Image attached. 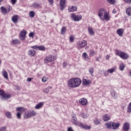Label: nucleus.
<instances>
[{
    "label": "nucleus",
    "mask_w": 131,
    "mask_h": 131,
    "mask_svg": "<svg viewBox=\"0 0 131 131\" xmlns=\"http://www.w3.org/2000/svg\"><path fill=\"white\" fill-rule=\"evenodd\" d=\"M89 73H90L91 75H92L93 76L94 75V69H93V68H91L90 69H89Z\"/></svg>",
    "instance_id": "obj_41"
},
{
    "label": "nucleus",
    "mask_w": 131,
    "mask_h": 131,
    "mask_svg": "<svg viewBox=\"0 0 131 131\" xmlns=\"http://www.w3.org/2000/svg\"><path fill=\"white\" fill-rule=\"evenodd\" d=\"M72 122L73 123V124H75V125H77L78 124L76 114H74L72 115Z\"/></svg>",
    "instance_id": "obj_11"
},
{
    "label": "nucleus",
    "mask_w": 131,
    "mask_h": 131,
    "mask_svg": "<svg viewBox=\"0 0 131 131\" xmlns=\"http://www.w3.org/2000/svg\"><path fill=\"white\" fill-rule=\"evenodd\" d=\"M3 1H4V0H0V3H2V2H3Z\"/></svg>",
    "instance_id": "obj_63"
},
{
    "label": "nucleus",
    "mask_w": 131,
    "mask_h": 131,
    "mask_svg": "<svg viewBox=\"0 0 131 131\" xmlns=\"http://www.w3.org/2000/svg\"><path fill=\"white\" fill-rule=\"evenodd\" d=\"M31 7H32V8H34V9H37L40 7V4H38L37 2H34L32 3Z\"/></svg>",
    "instance_id": "obj_26"
},
{
    "label": "nucleus",
    "mask_w": 131,
    "mask_h": 131,
    "mask_svg": "<svg viewBox=\"0 0 131 131\" xmlns=\"http://www.w3.org/2000/svg\"><path fill=\"white\" fill-rule=\"evenodd\" d=\"M82 57L85 61H86L87 62H89V61H90V57H89V55H88V53L85 52L83 53L82 54Z\"/></svg>",
    "instance_id": "obj_17"
},
{
    "label": "nucleus",
    "mask_w": 131,
    "mask_h": 131,
    "mask_svg": "<svg viewBox=\"0 0 131 131\" xmlns=\"http://www.w3.org/2000/svg\"><path fill=\"white\" fill-rule=\"evenodd\" d=\"M16 110L18 112H25V108H24V107H16Z\"/></svg>",
    "instance_id": "obj_33"
},
{
    "label": "nucleus",
    "mask_w": 131,
    "mask_h": 131,
    "mask_svg": "<svg viewBox=\"0 0 131 131\" xmlns=\"http://www.w3.org/2000/svg\"><path fill=\"white\" fill-rule=\"evenodd\" d=\"M29 14L31 18H34V16H35V12L33 11H31Z\"/></svg>",
    "instance_id": "obj_38"
},
{
    "label": "nucleus",
    "mask_w": 131,
    "mask_h": 131,
    "mask_svg": "<svg viewBox=\"0 0 131 131\" xmlns=\"http://www.w3.org/2000/svg\"><path fill=\"white\" fill-rule=\"evenodd\" d=\"M81 116L82 118H88V117H89V115L82 113H81Z\"/></svg>",
    "instance_id": "obj_43"
},
{
    "label": "nucleus",
    "mask_w": 131,
    "mask_h": 131,
    "mask_svg": "<svg viewBox=\"0 0 131 131\" xmlns=\"http://www.w3.org/2000/svg\"><path fill=\"white\" fill-rule=\"evenodd\" d=\"M2 74L3 75V77L6 79H9V76H8V72L6 71V70L3 69L2 71Z\"/></svg>",
    "instance_id": "obj_25"
},
{
    "label": "nucleus",
    "mask_w": 131,
    "mask_h": 131,
    "mask_svg": "<svg viewBox=\"0 0 131 131\" xmlns=\"http://www.w3.org/2000/svg\"><path fill=\"white\" fill-rule=\"evenodd\" d=\"M60 6L61 11H63L66 7V0H60Z\"/></svg>",
    "instance_id": "obj_12"
},
{
    "label": "nucleus",
    "mask_w": 131,
    "mask_h": 131,
    "mask_svg": "<svg viewBox=\"0 0 131 131\" xmlns=\"http://www.w3.org/2000/svg\"><path fill=\"white\" fill-rule=\"evenodd\" d=\"M66 33V27H62L61 29V34L64 35Z\"/></svg>",
    "instance_id": "obj_35"
},
{
    "label": "nucleus",
    "mask_w": 131,
    "mask_h": 131,
    "mask_svg": "<svg viewBox=\"0 0 131 131\" xmlns=\"http://www.w3.org/2000/svg\"><path fill=\"white\" fill-rule=\"evenodd\" d=\"M79 103L81 105H86L88 104V100L84 98H81L79 100Z\"/></svg>",
    "instance_id": "obj_19"
},
{
    "label": "nucleus",
    "mask_w": 131,
    "mask_h": 131,
    "mask_svg": "<svg viewBox=\"0 0 131 131\" xmlns=\"http://www.w3.org/2000/svg\"><path fill=\"white\" fill-rule=\"evenodd\" d=\"M42 106H43V102H40L35 106V109H40Z\"/></svg>",
    "instance_id": "obj_31"
},
{
    "label": "nucleus",
    "mask_w": 131,
    "mask_h": 131,
    "mask_svg": "<svg viewBox=\"0 0 131 131\" xmlns=\"http://www.w3.org/2000/svg\"><path fill=\"white\" fill-rule=\"evenodd\" d=\"M82 16L81 15H75L74 13L72 14V19L74 20L75 21H80L81 19H82Z\"/></svg>",
    "instance_id": "obj_8"
},
{
    "label": "nucleus",
    "mask_w": 131,
    "mask_h": 131,
    "mask_svg": "<svg viewBox=\"0 0 131 131\" xmlns=\"http://www.w3.org/2000/svg\"><path fill=\"white\" fill-rule=\"evenodd\" d=\"M49 90H52V86H49L48 88L44 89L43 92L46 93V94H48L49 92H50Z\"/></svg>",
    "instance_id": "obj_39"
},
{
    "label": "nucleus",
    "mask_w": 131,
    "mask_h": 131,
    "mask_svg": "<svg viewBox=\"0 0 131 131\" xmlns=\"http://www.w3.org/2000/svg\"><path fill=\"white\" fill-rule=\"evenodd\" d=\"M56 59H57V57L55 56L48 55L44 59V62L45 63H50V62L54 61Z\"/></svg>",
    "instance_id": "obj_6"
},
{
    "label": "nucleus",
    "mask_w": 131,
    "mask_h": 131,
    "mask_svg": "<svg viewBox=\"0 0 131 131\" xmlns=\"http://www.w3.org/2000/svg\"><path fill=\"white\" fill-rule=\"evenodd\" d=\"M5 115L7 118L9 119H11L12 118V113L10 112H7Z\"/></svg>",
    "instance_id": "obj_32"
},
{
    "label": "nucleus",
    "mask_w": 131,
    "mask_h": 131,
    "mask_svg": "<svg viewBox=\"0 0 131 131\" xmlns=\"http://www.w3.org/2000/svg\"><path fill=\"white\" fill-rule=\"evenodd\" d=\"M12 7L10 6H9L7 8V13H9L11 11H12Z\"/></svg>",
    "instance_id": "obj_47"
},
{
    "label": "nucleus",
    "mask_w": 131,
    "mask_h": 131,
    "mask_svg": "<svg viewBox=\"0 0 131 131\" xmlns=\"http://www.w3.org/2000/svg\"><path fill=\"white\" fill-rule=\"evenodd\" d=\"M12 45H20L21 42H20V41L18 39H14L12 40Z\"/></svg>",
    "instance_id": "obj_34"
},
{
    "label": "nucleus",
    "mask_w": 131,
    "mask_h": 131,
    "mask_svg": "<svg viewBox=\"0 0 131 131\" xmlns=\"http://www.w3.org/2000/svg\"><path fill=\"white\" fill-rule=\"evenodd\" d=\"M124 68H125V66L123 63H121L119 66V69L120 71H123V70H124Z\"/></svg>",
    "instance_id": "obj_36"
},
{
    "label": "nucleus",
    "mask_w": 131,
    "mask_h": 131,
    "mask_svg": "<svg viewBox=\"0 0 131 131\" xmlns=\"http://www.w3.org/2000/svg\"><path fill=\"white\" fill-rule=\"evenodd\" d=\"M89 56H90V57H93V56H94V55L96 54V52L93 50H90L89 51Z\"/></svg>",
    "instance_id": "obj_40"
},
{
    "label": "nucleus",
    "mask_w": 131,
    "mask_h": 131,
    "mask_svg": "<svg viewBox=\"0 0 131 131\" xmlns=\"http://www.w3.org/2000/svg\"><path fill=\"white\" fill-rule=\"evenodd\" d=\"M124 1L125 3H126V4H127L128 5H130L131 4V0H124Z\"/></svg>",
    "instance_id": "obj_52"
},
{
    "label": "nucleus",
    "mask_w": 131,
    "mask_h": 131,
    "mask_svg": "<svg viewBox=\"0 0 131 131\" xmlns=\"http://www.w3.org/2000/svg\"><path fill=\"white\" fill-rule=\"evenodd\" d=\"M91 81L90 80H88L86 79H83L82 80V84L83 85H89L91 84Z\"/></svg>",
    "instance_id": "obj_24"
},
{
    "label": "nucleus",
    "mask_w": 131,
    "mask_h": 131,
    "mask_svg": "<svg viewBox=\"0 0 131 131\" xmlns=\"http://www.w3.org/2000/svg\"><path fill=\"white\" fill-rule=\"evenodd\" d=\"M116 54L117 56H119L120 58H121V59H123V60H127L129 58L127 54L119 50L116 51Z\"/></svg>",
    "instance_id": "obj_4"
},
{
    "label": "nucleus",
    "mask_w": 131,
    "mask_h": 131,
    "mask_svg": "<svg viewBox=\"0 0 131 131\" xmlns=\"http://www.w3.org/2000/svg\"><path fill=\"white\" fill-rule=\"evenodd\" d=\"M7 129V126H4L0 128V131H6Z\"/></svg>",
    "instance_id": "obj_51"
},
{
    "label": "nucleus",
    "mask_w": 131,
    "mask_h": 131,
    "mask_svg": "<svg viewBox=\"0 0 131 131\" xmlns=\"http://www.w3.org/2000/svg\"><path fill=\"white\" fill-rule=\"evenodd\" d=\"M77 45L79 49H82V48H84V47L88 45V42L85 40H83L81 41L78 42Z\"/></svg>",
    "instance_id": "obj_9"
},
{
    "label": "nucleus",
    "mask_w": 131,
    "mask_h": 131,
    "mask_svg": "<svg viewBox=\"0 0 131 131\" xmlns=\"http://www.w3.org/2000/svg\"><path fill=\"white\" fill-rule=\"evenodd\" d=\"M80 127H82V128H84L85 129H91V126H88V125H84L82 123H78L77 125Z\"/></svg>",
    "instance_id": "obj_14"
},
{
    "label": "nucleus",
    "mask_w": 131,
    "mask_h": 131,
    "mask_svg": "<svg viewBox=\"0 0 131 131\" xmlns=\"http://www.w3.org/2000/svg\"><path fill=\"white\" fill-rule=\"evenodd\" d=\"M108 4H111V5H114L115 3V0H106Z\"/></svg>",
    "instance_id": "obj_45"
},
{
    "label": "nucleus",
    "mask_w": 131,
    "mask_h": 131,
    "mask_svg": "<svg viewBox=\"0 0 131 131\" xmlns=\"http://www.w3.org/2000/svg\"><path fill=\"white\" fill-rule=\"evenodd\" d=\"M111 95L112 96V97H113V98L114 99H116V97H115V96L116 95V92H115L114 91H112L111 92Z\"/></svg>",
    "instance_id": "obj_42"
},
{
    "label": "nucleus",
    "mask_w": 131,
    "mask_h": 131,
    "mask_svg": "<svg viewBox=\"0 0 131 131\" xmlns=\"http://www.w3.org/2000/svg\"><path fill=\"white\" fill-rule=\"evenodd\" d=\"M88 30L89 34L90 35H95V32L94 31V30L93 29V28H92V27H90V26L88 27Z\"/></svg>",
    "instance_id": "obj_21"
},
{
    "label": "nucleus",
    "mask_w": 131,
    "mask_h": 131,
    "mask_svg": "<svg viewBox=\"0 0 131 131\" xmlns=\"http://www.w3.org/2000/svg\"><path fill=\"white\" fill-rule=\"evenodd\" d=\"M70 41L71 42H73V41H74V37H73V36H71L70 37Z\"/></svg>",
    "instance_id": "obj_49"
},
{
    "label": "nucleus",
    "mask_w": 131,
    "mask_h": 131,
    "mask_svg": "<svg viewBox=\"0 0 131 131\" xmlns=\"http://www.w3.org/2000/svg\"><path fill=\"white\" fill-rule=\"evenodd\" d=\"M26 34H27V31L24 30H22L19 34V39L20 40H25Z\"/></svg>",
    "instance_id": "obj_7"
},
{
    "label": "nucleus",
    "mask_w": 131,
    "mask_h": 131,
    "mask_svg": "<svg viewBox=\"0 0 131 131\" xmlns=\"http://www.w3.org/2000/svg\"><path fill=\"white\" fill-rule=\"evenodd\" d=\"M19 16L17 15H13L12 17L11 20L13 23H18V19Z\"/></svg>",
    "instance_id": "obj_20"
},
{
    "label": "nucleus",
    "mask_w": 131,
    "mask_h": 131,
    "mask_svg": "<svg viewBox=\"0 0 131 131\" xmlns=\"http://www.w3.org/2000/svg\"><path fill=\"white\" fill-rule=\"evenodd\" d=\"M68 131H74L73 129H72V127H69L68 129Z\"/></svg>",
    "instance_id": "obj_56"
},
{
    "label": "nucleus",
    "mask_w": 131,
    "mask_h": 131,
    "mask_svg": "<svg viewBox=\"0 0 131 131\" xmlns=\"http://www.w3.org/2000/svg\"><path fill=\"white\" fill-rule=\"evenodd\" d=\"M80 84H81V80L79 78H72L68 82V86L72 89L78 88Z\"/></svg>",
    "instance_id": "obj_2"
},
{
    "label": "nucleus",
    "mask_w": 131,
    "mask_h": 131,
    "mask_svg": "<svg viewBox=\"0 0 131 131\" xmlns=\"http://www.w3.org/2000/svg\"><path fill=\"white\" fill-rule=\"evenodd\" d=\"M130 128V125L129 123L126 122L124 124L123 126V130L124 131H128Z\"/></svg>",
    "instance_id": "obj_13"
},
{
    "label": "nucleus",
    "mask_w": 131,
    "mask_h": 131,
    "mask_svg": "<svg viewBox=\"0 0 131 131\" xmlns=\"http://www.w3.org/2000/svg\"><path fill=\"white\" fill-rule=\"evenodd\" d=\"M49 79V78L46 77V76H43L42 78V82H46Z\"/></svg>",
    "instance_id": "obj_44"
},
{
    "label": "nucleus",
    "mask_w": 131,
    "mask_h": 131,
    "mask_svg": "<svg viewBox=\"0 0 131 131\" xmlns=\"http://www.w3.org/2000/svg\"><path fill=\"white\" fill-rule=\"evenodd\" d=\"M126 13L128 16H131V8L129 7L126 10Z\"/></svg>",
    "instance_id": "obj_37"
},
{
    "label": "nucleus",
    "mask_w": 131,
    "mask_h": 131,
    "mask_svg": "<svg viewBox=\"0 0 131 131\" xmlns=\"http://www.w3.org/2000/svg\"><path fill=\"white\" fill-rule=\"evenodd\" d=\"M63 67H66V66H67V63L64 62L63 63Z\"/></svg>",
    "instance_id": "obj_58"
},
{
    "label": "nucleus",
    "mask_w": 131,
    "mask_h": 131,
    "mask_svg": "<svg viewBox=\"0 0 131 131\" xmlns=\"http://www.w3.org/2000/svg\"><path fill=\"white\" fill-rule=\"evenodd\" d=\"M110 58V56H109L108 55L106 56V60H108V59H109Z\"/></svg>",
    "instance_id": "obj_59"
},
{
    "label": "nucleus",
    "mask_w": 131,
    "mask_h": 131,
    "mask_svg": "<svg viewBox=\"0 0 131 131\" xmlns=\"http://www.w3.org/2000/svg\"><path fill=\"white\" fill-rule=\"evenodd\" d=\"M35 53L36 52L34 50L31 49L28 51V55L29 57H34V56H35Z\"/></svg>",
    "instance_id": "obj_16"
},
{
    "label": "nucleus",
    "mask_w": 131,
    "mask_h": 131,
    "mask_svg": "<svg viewBox=\"0 0 131 131\" xmlns=\"http://www.w3.org/2000/svg\"><path fill=\"white\" fill-rule=\"evenodd\" d=\"M88 49H89V47H86L85 48V50H88Z\"/></svg>",
    "instance_id": "obj_61"
},
{
    "label": "nucleus",
    "mask_w": 131,
    "mask_h": 131,
    "mask_svg": "<svg viewBox=\"0 0 131 131\" xmlns=\"http://www.w3.org/2000/svg\"><path fill=\"white\" fill-rule=\"evenodd\" d=\"M32 79H33V78H28L27 80V81H28V82H30V81H31Z\"/></svg>",
    "instance_id": "obj_55"
},
{
    "label": "nucleus",
    "mask_w": 131,
    "mask_h": 131,
    "mask_svg": "<svg viewBox=\"0 0 131 131\" xmlns=\"http://www.w3.org/2000/svg\"><path fill=\"white\" fill-rule=\"evenodd\" d=\"M127 111L128 112H131V102L128 105Z\"/></svg>",
    "instance_id": "obj_50"
},
{
    "label": "nucleus",
    "mask_w": 131,
    "mask_h": 131,
    "mask_svg": "<svg viewBox=\"0 0 131 131\" xmlns=\"http://www.w3.org/2000/svg\"><path fill=\"white\" fill-rule=\"evenodd\" d=\"M120 126V123L113 122V129H118V128Z\"/></svg>",
    "instance_id": "obj_18"
},
{
    "label": "nucleus",
    "mask_w": 131,
    "mask_h": 131,
    "mask_svg": "<svg viewBox=\"0 0 131 131\" xmlns=\"http://www.w3.org/2000/svg\"><path fill=\"white\" fill-rule=\"evenodd\" d=\"M116 70V67H115L112 69H108L106 71L107 73H113Z\"/></svg>",
    "instance_id": "obj_30"
},
{
    "label": "nucleus",
    "mask_w": 131,
    "mask_h": 131,
    "mask_svg": "<svg viewBox=\"0 0 131 131\" xmlns=\"http://www.w3.org/2000/svg\"><path fill=\"white\" fill-rule=\"evenodd\" d=\"M29 36L30 37H32V38H33V37H34V33L33 32H31L29 34Z\"/></svg>",
    "instance_id": "obj_48"
},
{
    "label": "nucleus",
    "mask_w": 131,
    "mask_h": 131,
    "mask_svg": "<svg viewBox=\"0 0 131 131\" xmlns=\"http://www.w3.org/2000/svg\"><path fill=\"white\" fill-rule=\"evenodd\" d=\"M35 115H36V113H35V111L32 110L28 111L25 113L24 117L26 119H28V118H30L31 117H32V116H35Z\"/></svg>",
    "instance_id": "obj_5"
},
{
    "label": "nucleus",
    "mask_w": 131,
    "mask_h": 131,
    "mask_svg": "<svg viewBox=\"0 0 131 131\" xmlns=\"http://www.w3.org/2000/svg\"><path fill=\"white\" fill-rule=\"evenodd\" d=\"M105 127L108 129H113V122L109 121L105 124Z\"/></svg>",
    "instance_id": "obj_15"
},
{
    "label": "nucleus",
    "mask_w": 131,
    "mask_h": 131,
    "mask_svg": "<svg viewBox=\"0 0 131 131\" xmlns=\"http://www.w3.org/2000/svg\"><path fill=\"white\" fill-rule=\"evenodd\" d=\"M123 32H124V30H123V29H119L117 30V33L120 36H122V35H123Z\"/></svg>",
    "instance_id": "obj_27"
},
{
    "label": "nucleus",
    "mask_w": 131,
    "mask_h": 131,
    "mask_svg": "<svg viewBox=\"0 0 131 131\" xmlns=\"http://www.w3.org/2000/svg\"><path fill=\"white\" fill-rule=\"evenodd\" d=\"M110 118H111V117L108 114L104 115L103 117L104 121H108V120H110Z\"/></svg>",
    "instance_id": "obj_28"
},
{
    "label": "nucleus",
    "mask_w": 131,
    "mask_h": 131,
    "mask_svg": "<svg viewBox=\"0 0 131 131\" xmlns=\"http://www.w3.org/2000/svg\"><path fill=\"white\" fill-rule=\"evenodd\" d=\"M0 64H2V59L0 58Z\"/></svg>",
    "instance_id": "obj_62"
},
{
    "label": "nucleus",
    "mask_w": 131,
    "mask_h": 131,
    "mask_svg": "<svg viewBox=\"0 0 131 131\" xmlns=\"http://www.w3.org/2000/svg\"><path fill=\"white\" fill-rule=\"evenodd\" d=\"M31 49H33L34 50H39V51H45L46 50V48L45 46H34L31 47Z\"/></svg>",
    "instance_id": "obj_10"
},
{
    "label": "nucleus",
    "mask_w": 131,
    "mask_h": 131,
    "mask_svg": "<svg viewBox=\"0 0 131 131\" xmlns=\"http://www.w3.org/2000/svg\"><path fill=\"white\" fill-rule=\"evenodd\" d=\"M50 5H53L54 4V0H48Z\"/></svg>",
    "instance_id": "obj_54"
},
{
    "label": "nucleus",
    "mask_w": 131,
    "mask_h": 131,
    "mask_svg": "<svg viewBox=\"0 0 131 131\" xmlns=\"http://www.w3.org/2000/svg\"><path fill=\"white\" fill-rule=\"evenodd\" d=\"M94 124H95V125H99V124H100L101 123V119L95 118L94 120Z\"/></svg>",
    "instance_id": "obj_29"
},
{
    "label": "nucleus",
    "mask_w": 131,
    "mask_h": 131,
    "mask_svg": "<svg viewBox=\"0 0 131 131\" xmlns=\"http://www.w3.org/2000/svg\"><path fill=\"white\" fill-rule=\"evenodd\" d=\"M17 119H21V113L18 112L16 114Z\"/></svg>",
    "instance_id": "obj_46"
},
{
    "label": "nucleus",
    "mask_w": 131,
    "mask_h": 131,
    "mask_svg": "<svg viewBox=\"0 0 131 131\" xmlns=\"http://www.w3.org/2000/svg\"><path fill=\"white\" fill-rule=\"evenodd\" d=\"M98 16L102 21H109L110 16L109 13L104 8H100L98 12Z\"/></svg>",
    "instance_id": "obj_1"
},
{
    "label": "nucleus",
    "mask_w": 131,
    "mask_h": 131,
    "mask_svg": "<svg viewBox=\"0 0 131 131\" xmlns=\"http://www.w3.org/2000/svg\"><path fill=\"white\" fill-rule=\"evenodd\" d=\"M113 14H116V9H114L112 11Z\"/></svg>",
    "instance_id": "obj_57"
},
{
    "label": "nucleus",
    "mask_w": 131,
    "mask_h": 131,
    "mask_svg": "<svg viewBox=\"0 0 131 131\" xmlns=\"http://www.w3.org/2000/svg\"><path fill=\"white\" fill-rule=\"evenodd\" d=\"M1 12L3 15H7L8 14V10L4 6L1 7Z\"/></svg>",
    "instance_id": "obj_23"
},
{
    "label": "nucleus",
    "mask_w": 131,
    "mask_h": 131,
    "mask_svg": "<svg viewBox=\"0 0 131 131\" xmlns=\"http://www.w3.org/2000/svg\"><path fill=\"white\" fill-rule=\"evenodd\" d=\"M0 98L2 100L7 101L11 97V94L5 93V91L0 89Z\"/></svg>",
    "instance_id": "obj_3"
},
{
    "label": "nucleus",
    "mask_w": 131,
    "mask_h": 131,
    "mask_svg": "<svg viewBox=\"0 0 131 131\" xmlns=\"http://www.w3.org/2000/svg\"><path fill=\"white\" fill-rule=\"evenodd\" d=\"M11 4L13 5H15L16 3H17V0H11Z\"/></svg>",
    "instance_id": "obj_53"
},
{
    "label": "nucleus",
    "mask_w": 131,
    "mask_h": 131,
    "mask_svg": "<svg viewBox=\"0 0 131 131\" xmlns=\"http://www.w3.org/2000/svg\"><path fill=\"white\" fill-rule=\"evenodd\" d=\"M69 12H76L77 11V7L76 6H73L69 7L68 9Z\"/></svg>",
    "instance_id": "obj_22"
},
{
    "label": "nucleus",
    "mask_w": 131,
    "mask_h": 131,
    "mask_svg": "<svg viewBox=\"0 0 131 131\" xmlns=\"http://www.w3.org/2000/svg\"><path fill=\"white\" fill-rule=\"evenodd\" d=\"M108 76V73H104V76Z\"/></svg>",
    "instance_id": "obj_60"
}]
</instances>
